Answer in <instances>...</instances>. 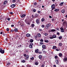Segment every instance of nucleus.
Here are the masks:
<instances>
[{
    "label": "nucleus",
    "instance_id": "nucleus-14",
    "mask_svg": "<svg viewBox=\"0 0 67 67\" xmlns=\"http://www.w3.org/2000/svg\"><path fill=\"white\" fill-rule=\"evenodd\" d=\"M57 48V47L55 46H53V49H56Z\"/></svg>",
    "mask_w": 67,
    "mask_h": 67
},
{
    "label": "nucleus",
    "instance_id": "nucleus-5",
    "mask_svg": "<svg viewBox=\"0 0 67 67\" xmlns=\"http://www.w3.org/2000/svg\"><path fill=\"white\" fill-rule=\"evenodd\" d=\"M36 22L37 24H38L40 23V21L38 19H37L36 20Z\"/></svg>",
    "mask_w": 67,
    "mask_h": 67
},
{
    "label": "nucleus",
    "instance_id": "nucleus-46",
    "mask_svg": "<svg viewBox=\"0 0 67 67\" xmlns=\"http://www.w3.org/2000/svg\"><path fill=\"white\" fill-rule=\"evenodd\" d=\"M59 46H61L62 45V43H60L59 44Z\"/></svg>",
    "mask_w": 67,
    "mask_h": 67
},
{
    "label": "nucleus",
    "instance_id": "nucleus-15",
    "mask_svg": "<svg viewBox=\"0 0 67 67\" xmlns=\"http://www.w3.org/2000/svg\"><path fill=\"white\" fill-rule=\"evenodd\" d=\"M11 65V63L10 62H8L7 63V67L9 66V65Z\"/></svg>",
    "mask_w": 67,
    "mask_h": 67
},
{
    "label": "nucleus",
    "instance_id": "nucleus-58",
    "mask_svg": "<svg viewBox=\"0 0 67 67\" xmlns=\"http://www.w3.org/2000/svg\"><path fill=\"white\" fill-rule=\"evenodd\" d=\"M38 7L39 8H41V6H40V5H38Z\"/></svg>",
    "mask_w": 67,
    "mask_h": 67
},
{
    "label": "nucleus",
    "instance_id": "nucleus-18",
    "mask_svg": "<svg viewBox=\"0 0 67 67\" xmlns=\"http://www.w3.org/2000/svg\"><path fill=\"white\" fill-rule=\"evenodd\" d=\"M42 55H40L39 56V58L40 59H42Z\"/></svg>",
    "mask_w": 67,
    "mask_h": 67
},
{
    "label": "nucleus",
    "instance_id": "nucleus-63",
    "mask_svg": "<svg viewBox=\"0 0 67 67\" xmlns=\"http://www.w3.org/2000/svg\"><path fill=\"white\" fill-rule=\"evenodd\" d=\"M53 37H50V39H53Z\"/></svg>",
    "mask_w": 67,
    "mask_h": 67
},
{
    "label": "nucleus",
    "instance_id": "nucleus-35",
    "mask_svg": "<svg viewBox=\"0 0 67 67\" xmlns=\"http://www.w3.org/2000/svg\"><path fill=\"white\" fill-rule=\"evenodd\" d=\"M40 43L41 45H43V44H44V42H40Z\"/></svg>",
    "mask_w": 67,
    "mask_h": 67
},
{
    "label": "nucleus",
    "instance_id": "nucleus-44",
    "mask_svg": "<svg viewBox=\"0 0 67 67\" xmlns=\"http://www.w3.org/2000/svg\"><path fill=\"white\" fill-rule=\"evenodd\" d=\"M25 60H22V63H25Z\"/></svg>",
    "mask_w": 67,
    "mask_h": 67
},
{
    "label": "nucleus",
    "instance_id": "nucleus-11",
    "mask_svg": "<svg viewBox=\"0 0 67 67\" xmlns=\"http://www.w3.org/2000/svg\"><path fill=\"white\" fill-rule=\"evenodd\" d=\"M54 11H55V12H58V11H59V9L58 8H57L55 9V10H54Z\"/></svg>",
    "mask_w": 67,
    "mask_h": 67
},
{
    "label": "nucleus",
    "instance_id": "nucleus-13",
    "mask_svg": "<svg viewBox=\"0 0 67 67\" xmlns=\"http://www.w3.org/2000/svg\"><path fill=\"white\" fill-rule=\"evenodd\" d=\"M63 60L64 62H66L67 61V58H64L63 59Z\"/></svg>",
    "mask_w": 67,
    "mask_h": 67
},
{
    "label": "nucleus",
    "instance_id": "nucleus-22",
    "mask_svg": "<svg viewBox=\"0 0 67 67\" xmlns=\"http://www.w3.org/2000/svg\"><path fill=\"white\" fill-rule=\"evenodd\" d=\"M52 37H53V38H55L56 37V35H53L52 36Z\"/></svg>",
    "mask_w": 67,
    "mask_h": 67
},
{
    "label": "nucleus",
    "instance_id": "nucleus-53",
    "mask_svg": "<svg viewBox=\"0 0 67 67\" xmlns=\"http://www.w3.org/2000/svg\"><path fill=\"white\" fill-rule=\"evenodd\" d=\"M24 57H26V54H24Z\"/></svg>",
    "mask_w": 67,
    "mask_h": 67
},
{
    "label": "nucleus",
    "instance_id": "nucleus-29",
    "mask_svg": "<svg viewBox=\"0 0 67 67\" xmlns=\"http://www.w3.org/2000/svg\"><path fill=\"white\" fill-rule=\"evenodd\" d=\"M12 2L13 3H15V2H16V0H13Z\"/></svg>",
    "mask_w": 67,
    "mask_h": 67
},
{
    "label": "nucleus",
    "instance_id": "nucleus-25",
    "mask_svg": "<svg viewBox=\"0 0 67 67\" xmlns=\"http://www.w3.org/2000/svg\"><path fill=\"white\" fill-rule=\"evenodd\" d=\"M56 63H57V64H58V59H57L56 60Z\"/></svg>",
    "mask_w": 67,
    "mask_h": 67
},
{
    "label": "nucleus",
    "instance_id": "nucleus-21",
    "mask_svg": "<svg viewBox=\"0 0 67 67\" xmlns=\"http://www.w3.org/2000/svg\"><path fill=\"white\" fill-rule=\"evenodd\" d=\"M38 49H37L36 50H35V52L36 53H37L38 52Z\"/></svg>",
    "mask_w": 67,
    "mask_h": 67
},
{
    "label": "nucleus",
    "instance_id": "nucleus-17",
    "mask_svg": "<svg viewBox=\"0 0 67 67\" xmlns=\"http://www.w3.org/2000/svg\"><path fill=\"white\" fill-rule=\"evenodd\" d=\"M64 3V2H62L60 4V6H62L63 5V3Z\"/></svg>",
    "mask_w": 67,
    "mask_h": 67
},
{
    "label": "nucleus",
    "instance_id": "nucleus-62",
    "mask_svg": "<svg viewBox=\"0 0 67 67\" xmlns=\"http://www.w3.org/2000/svg\"><path fill=\"white\" fill-rule=\"evenodd\" d=\"M32 18H34V15H32Z\"/></svg>",
    "mask_w": 67,
    "mask_h": 67
},
{
    "label": "nucleus",
    "instance_id": "nucleus-61",
    "mask_svg": "<svg viewBox=\"0 0 67 67\" xmlns=\"http://www.w3.org/2000/svg\"><path fill=\"white\" fill-rule=\"evenodd\" d=\"M5 40L6 41H8V38H6L5 39Z\"/></svg>",
    "mask_w": 67,
    "mask_h": 67
},
{
    "label": "nucleus",
    "instance_id": "nucleus-59",
    "mask_svg": "<svg viewBox=\"0 0 67 67\" xmlns=\"http://www.w3.org/2000/svg\"><path fill=\"white\" fill-rule=\"evenodd\" d=\"M60 33L59 32H57V34L58 35H59Z\"/></svg>",
    "mask_w": 67,
    "mask_h": 67
},
{
    "label": "nucleus",
    "instance_id": "nucleus-54",
    "mask_svg": "<svg viewBox=\"0 0 67 67\" xmlns=\"http://www.w3.org/2000/svg\"><path fill=\"white\" fill-rule=\"evenodd\" d=\"M36 4H37V3L36 2H35L34 4V5H35Z\"/></svg>",
    "mask_w": 67,
    "mask_h": 67
},
{
    "label": "nucleus",
    "instance_id": "nucleus-19",
    "mask_svg": "<svg viewBox=\"0 0 67 67\" xmlns=\"http://www.w3.org/2000/svg\"><path fill=\"white\" fill-rule=\"evenodd\" d=\"M59 55L60 57H62V56H63V54L62 53H59Z\"/></svg>",
    "mask_w": 67,
    "mask_h": 67
},
{
    "label": "nucleus",
    "instance_id": "nucleus-33",
    "mask_svg": "<svg viewBox=\"0 0 67 67\" xmlns=\"http://www.w3.org/2000/svg\"><path fill=\"white\" fill-rule=\"evenodd\" d=\"M39 64V63L36 62L35 63V65H38Z\"/></svg>",
    "mask_w": 67,
    "mask_h": 67
},
{
    "label": "nucleus",
    "instance_id": "nucleus-42",
    "mask_svg": "<svg viewBox=\"0 0 67 67\" xmlns=\"http://www.w3.org/2000/svg\"><path fill=\"white\" fill-rule=\"evenodd\" d=\"M41 27H42L43 28H44V27H45V26H44V25H42L41 26Z\"/></svg>",
    "mask_w": 67,
    "mask_h": 67
},
{
    "label": "nucleus",
    "instance_id": "nucleus-45",
    "mask_svg": "<svg viewBox=\"0 0 67 67\" xmlns=\"http://www.w3.org/2000/svg\"><path fill=\"white\" fill-rule=\"evenodd\" d=\"M37 12H38V13H39V14H40L41 13V11H39V10H38Z\"/></svg>",
    "mask_w": 67,
    "mask_h": 67
},
{
    "label": "nucleus",
    "instance_id": "nucleus-34",
    "mask_svg": "<svg viewBox=\"0 0 67 67\" xmlns=\"http://www.w3.org/2000/svg\"><path fill=\"white\" fill-rule=\"evenodd\" d=\"M29 58V55H27V56H26V58L27 59Z\"/></svg>",
    "mask_w": 67,
    "mask_h": 67
},
{
    "label": "nucleus",
    "instance_id": "nucleus-32",
    "mask_svg": "<svg viewBox=\"0 0 67 67\" xmlns=\"http://www.w3.org/2000/svg\"><path fill=\"white\" fill-rule=\"evenodd\" d=\"M54 58L55 59H56L57 58H58V56H57V55H55L54 57Z\"/></svg>",
    "mask_w": 67,
    "mask_h": 67
},
{
    "label": "nucleus",
    "instance_id": "nucleus-3",
    "mask_svg": "<svg viewBox=\"0 0 67 67\" xmlns=\"http://www.w3.org/2000/svg\"><path fill=\"white\" fill-rule=\"evenodd\" d=\"M33 43H30V45L29 46V47L30 48H33Z\"/></svg>",
    "mask_w": 67,
    "mask_h": 67
},
{
    "label": "nucleus",
    "instance_id": "nucleus-38",
    "mask_svg": "<svg viewBox=\"0 0 67 67\" xmlns=\"http://www.w3.org/2000/svg\"><path fill=\"white\" fill-rule=\"evenodd\" d=\"M59 40H61V39H62V37L61 36H60L59 37Z\"/></svg>",
    "mask_w": 67,
    "mask_h": 67
},
{
    "label": "nucleus",
    "instance_id": "nucleus-48",
    "mask_svg": "<svg viewBox=\"0 0 67 67\" xmlns=\"http://www.w3.org/2000/svg\"><path fill=\"white\" fill-rule=\"evenodd\" d=\"M15 38L16 39V38H19V36H16V37H15Z\"/></svg>",
    "mask_w": 67,
    "mask_h": 67
},
{
    "label": "nucleus",
    "instance_id": "nucleus-2",
    "mask_svg": "<svg viewBox=\"0 0 67 67\" xmlns=\"http://www.w3.org/2000/svg\"><path fill=\"white\" fill-rule=\"evenodd\" d=\"M55 5L54 4H53L51 5L52 9L51 12H52V10H53V9H55Z\"/></svg>",
    "mask_w": 67,
    "mask_h": 67
},
{
    "label": "nucleus",
    "instance_id": "nucleus-24",
    "mask_svg": "<svg viewBox=\"0 0 67 67\" xmlns=\"http://www.w3.org/2000/svg\"><path fill=\"white\" fill-rule=\"evenodd\" d=\"M33 40L32 39H31L30 40V42L31 43H33Z\"/></svg>",
    "mask_w": 67,
    "mask_h": 67
},
{
    "label": "nucleus",
    "instance_id": "nucleus-28",
    "mask_svg": "<svg viewBox=\"0 0 67 67\" xmlns=\"http://www.w3.org/2000/svg\"><path fill=\"white\" fill-rule=\"evenodd\" d=\"M56 31V30L55 29H52L51 30V32H55Z\"/></svg>",
    "mask_w": 67,
    "mask_h": 67
},
{
    "label": "nucleus",
    "instance_id": "nucleus-27",
    "mask_svg": "<svg viewBox=\"0 0 67 67\" xmlns=\"http://www.w3.org/2000/svg\"><path fill=\"white\" fill-rule=\"evenodd\" d=\"M37 35L38 37H41V34H40V33H38Z\"/></svg>",
    "mask_w": 67,
    "mask_h": 67
},
{
    "label": "nucleus",
    "instance_id": "nucleus-64",
    "mask_svg": "<svg viewBox=\"0 0 67 67\" xmlns=\"http://www.w3.org/2000/svg\"><path fill=\"white\" fill-rule=\"evenodd\" d=\"M49 18H52V17L51 16V15L49 16Z\"/></svg>",
    "mask_w": 67,
    "mask_h": 67
},
{
    "label": "nucleus",
    "instance_id": "nucleus-49",
    "mask_svg": "<svg viewBox=\"0 0 67 67\" xmlns=\"http://www.w3.org/2000/svg\"><path fill=\"white\" fill-rule=\"evenodd\" d=\"M37 36H35V38H36L35 39L36 40H37Z\"/></svg>",
    "mask_w": 67,
    "mask_h": 67
},
{
    "label": "nucleus",
    "instance_id": "nucleus-37",
    "mask_svg": "<svg viewBox=\"0 0 67 67\" xmlns=\"http://www.w3.org/2000/svg\"><path fill=\"white\" fill-rule=\"evenodd\" d=\"M40 42H44V40H43V39H41L40 40Z\"/></svg>",
    "mask_w": 67,
    "mask_h": 67
},
{
    "label": "nucleus",
    "instance_id": "nucleus-40",
    "mask_svg": "<svg viewBox=\"0 0 67 67\" xmlns=\"http://www.w3.org/2000/svg\"><path fill=\"white\" fill-rule=\"evenodd\" d=\"M35 17H37V16H38V14H35Z\"/></svg>",
    "mask_w": 67,
    "mask_h": 67
},
{
    "label": "nucleus",
    "instance_id": "nucleus-41",
    "mask_svg": "<svg viewBox=\"0 0 67 67\" xmlns=\"http://www.w3.org/2000/svg\"><path fill=\"white\" fill-rule=\"evenodd\" d=\"M3 36H7V34H3Z\"/></svg>",
    "mask_w": 67,
    "mask_h": 67
},
{
    "label": "nucleus",
    "instance_id": "nucleus-60",
    "mask_svg": "<svg viewBox=\"0 0 67 67\" xmlns=\"http://www.w3.org/2000/svg\"><path fill=\"white\" fill-rule=\"evenodd\" d=\"M39 31H42H42H43V30H42V29H39Z\"/></svg>",
    "mask_w": 67,
    "mask_h": 67
},
{
    "label": "nucleus",
    "instance_id": "nucleus-52",
    "mask_svg": "<svg viewBox=\"0 0 67 67\" xmlns=\"http://www.w3.org/2000/svg\"><path fill=\"white\" fill-rule=\"evenodd\" d=\"M6 30L7 31H9V28H7L6 29Z\"/></svg>",
    "mask_w": 67,
    "mask_h": 67
},
{
    "label": "nucleus",
    "instance_id": "nucleus-20",
    "mask_svg": "<svg viewBox=\"0 0 67 67\" xmlns=\"http://www.w3.org/2000/svg\"><path fill=\"white\" fill-rule=\"evenodd\" d=\"M62 13H63L64 14V13H65V10L64 9H62Z\"/></svg>",
    "mask_w": 67,
    "mask_h": 67
},
{
    "label": "nucleus",
    "instance_id": "nucleus-51",
    "mask_svg": "<svg viewBox=\"0 0 67 67\" xmlns=\"http://www.w3.org/2000/svg\"><path fill=\"white\" fill-rule=\"evenodd\" d=\"M34 57H32V58H31V60H33V59H34Z\"/></svg>",
    "mask_w": 67,
    "mask_h": 67
},
{
    "label": "nucleus",
    "instance_id": "nucleus-10",
    "mask_svg": "<svg viewBox=\"0 0 67 67\" xmlns=\"http://www.w3.org/2000/svg\"><path fill=\"white\" fill-rule=\"evenodd\" d=\"M26 16V14H23V15H21V18H24V17H25Z\"/></svg>",
    "mask_w": 67,
    "mask_h": 67
},
{
    "label": "nucleus",
    "instance_id": "nucleus-6",
    "mask_svg": "<svg viewBox=\"0 0 67 67\" xmlns=\"http://www.w3.org/2000/svg\"><path fill=\"white\" fill-rule=\"evenodd\" d=\"M60 30H61V32L63 33L64 32V28L62 27L60 28Z\"/></svg>",
    "mask_w": 67,
    "mask_h": 67
},
{
    "label": "nucleus",
    "instance_id": "nucleus-23",
    "mask_svg": "<svg viewBox=\"0 0 67 67\" xmlns=\"http://www.w3.org/2000/svg\"><path fill=\"white\" fill-rule=\"evenodd\" d=\"M44 41L46 43H48L49 42V41L48 40H45Z\"/></svg>",
    "mask_w": 67,
    "mask_h": 67
},
{
    "label": "nucleus",
    "instance_id": "nucleus-9",
    "mask_svg": "<svg viewBox=\"0 0 67 67\" xmlns=\"http://www.w3.org/2000/svg\"><path fill=\"white\" fill-rule=\"evenodd\" d=\"M18 30H18V29L17 28H15L14 30V31H15V32H18Z\"/></svg>",
    "mask_w": 67,
    "mask_h": 67
},
{
    "label": "nucleus",
    "instance_id": "nucleus-26",
    "mask_svg": "<svg viewBox=\"0 0 67 67\" xmlns=\"http://www.w3.org/2000/svg\"><path fill=\"white\" fill-rule=\"evenodd\" d=\"M8 2V1H4V4L5 5L6 4V3H7Z\"/></svg>",
    "mask_w": 67,
    "mask_h": 67
},
{
    "label": "nucleus",
    "instance_id": "nucleus-12",
    "mask_svg": "<svg viewBox=\"0 0 67 67\" xmlns=\"http://www.w3.org/2000/svg\"><path fill=\"white\" fill-rule=\"evenodd\" d=\"M0 53H1V54H4V49L2 50Z\"/></svg>",
    "mask_w": 67,
    "mask_h": 67
},
{
    "label": "nucleus",
    "instance_id": "nucleus-39",
    "mask_svg": "<svg viewBox=\"0 0 67 67\" xmlns=\"http://www.w3.org/2000/svg\"><path fill=\"white\" fill-rule=\"evenodd\" d=\"M31 26L32 27H34L35 26V25L34 24H31Z\"/></svg>",
    "mask_w": 67,
    "mask_h": 67
},
{
    "label": "nucleus",
    "instance_id": "nucleus-57",
    "mask_svg": "<svg viewBox=\"0 0 67 67\" xmlns=\"http://www.w3.org/2000/svg\"><path fill=\"white\" fill-rule=\"evenodd\" d=\"M27 67H32L31 65H28L27 66Z\"/></svg>",
    "mask_w": 67,
    "mask_h": 67
},
{
    "label": "nucleus",
    "instance_id": "nucleus-56",
    "mask_svg": "<svg viewBox=\"0 0 67 67\" xmlns=\"http://www.w3.org/2000/svg\"><path fill=\"white\" fill-rule=\"evenodd\" d=\"M40 67H44V65H42Z\"/></svg>",
    "mask_w": 67,
    "mask_h": 67
},
{
    "label": "nucleus",
    "instance_id": "nucleus-8",
    "mask_svg": "<svg viewBox=\"0 0 67 67\" xmlns=\"http://www.w3.org/2000/svg\"><path fill=\"white\" fill-rule=\"evenodd\" d=\"M46 46L45 45H43L42 46V48L44 49H46Z\"/></svg>",
    "mask_w": 67,
    "mask_h": 67
},
{
    "label": "nucleus",
    "instance_id": "nucleus-4",
    "mask_svg": "<svg viewBox=\"0 0 67 67\" xmlns=\"http://www.w3.org/2000/svg\"><path fill=\"white\" fill-rule=\"evenodd\" d=\"M31 20H30V19H28V21L27 22H26V23H27L28 24H30V23H31Z\"/></svg>",
    "mask_w": 67,
    "mask_h": 67
},
{
    "label": "nucleus",
    "instance_id": "nucleus-55",
    "mask_svg": "<svg viewBox=\"0 0 67 67\" xmlns=\"http://www.w3.org/2000/svg\"><path fill=\"white\" fill-rule=\"evenodd\" d=\"M43 53H46V52H45L44 51H43Z\"/></svg>",
    "mask_w": 67,
    "mask_h": 67
},
{
    "label": "nucleus",
    "instance_id": "nucleus-47",
    "mask_svg": "<svg viewBox=\"0 0 67 67\" xmlns=\"http://www.w3.org/2000/svg\"><path fill=\"white\" fill-rule=\"evenodd\" d=\"M33 11L34 12H36V10L35 9H34L33 10Z\"/></svg>",
    "mask_w": 67,
    "mask_h": 67
},
{
    "label": "nucleus",
    "instance_id": "nucleus-50",
    "mask_svg": "<svg viewBox=\"0 0 67 67\" xmlns=\"http://www.w3.org/2000/svg\"><path fill=\"white\" fill-rule=\"evenodd\" d=\"M14 30H13V29H12L11 30V32H14Z\"/></svg>",
    "mask_w": 67,
    "mask_h": 67
},
{
    "label": "nucleus",
    "instance_id": "nucleus-30",
    "mask_svg": "<svg viewBox=\"0 0 67 67\" xmlns=\"http://www.w3.org/2000/svg\"><path fill=\"white\" fill-rule=\"evenodd\" d=\"M44 21H45V19L43 18L41 19V21L42 22H44Z\"/></svg>",
    "mask_w": 67,
    "mask_h": 67
},
{
    "label": "nucleus",
    "instance_id": "nucleus-43",
    "mask_svg": "<svg viewBox=\"0 0 67 67\" xmlns=\"http://www.w3.org/2000/svg\"><path fill=\"white\" fill-rule=\"evenodd\" d=\"M44 35L45 36H47V35H48V34L47 33H45L44 34Z\"/></svg>",
    "mask_w": 67,
    "mask_h": 67
},
{
    "label": "nucleus",
    "instance_id": "nucleus-31",
    "mask_svg": "<svg viewBox=\"0 0 67 67\" xmlns=\"http://www.w3.org/2000/svg\"><path fill=\"white\" fill-rule=\"evenodd\" d=\"M28 19L26 18V19H25V22H27L28 21Z\"/></svg>",
    "mask_w": 67,
    "mask_h": 67
},
{
    "label": "nucleus",
    "instance_id": "nucleus-7",
    "mask_svg": "<svg viewBox=\"0 0 67 67\" xmlns=\"http://www.w3.org/2000/svg\"><path fill=\"white\" fill-rule=\"evenodd\" d=\"M10 7L12 8H14L15 7V5L14 4H12L10 5Z\"/></svg>",
    "mask_w": 67,
    "mask_h": 67
},
{
    "label": "nucleus",
    "instance_id": "nucleus-16",
    "mask_svg": "<svg viewBox=\"0 0 67 67\" xmlns=\"http://www.w3.org/2000/svg\"><path fill=\"white\" fill-rule=\"evenodd\" d=\"M31 35L29 34H26V36L27 37H29V36H30Z\"/></svg>",
    "mask_w": 67,
    "mask_h": 67
},
{
    "label": "nucleus",
    "instance_id": "nucleus-1",
    "mask_svg": "<svg viewBox=\"0 0 67 67\" xmlns=\"http://www.w3.org/2000/svg\"><path fill=\"white\" fill-rule=\"evenodd\" d=\"M51 25V24L50 23H48L47 24L45 27L46 29L48 30V29H49V27Z\"/></svg>",
    "mask_w": 67,
    "mask_h": 67
},
{
    "label": "nucleus",
    "instance_id": "nucleus-36",
    "mask_svg": "<svg viewBox=\"0 0 67 67\" xmlns=\"http://www.w3.org/2000/svg\"><path fill=\"white\" fill-rule=\"evenodd\" d=\"M38 54H42V51H39L38 52Z\"/></svg>",
    "mask_w": 67,
    "mask_h": 67
}]
</instances>
